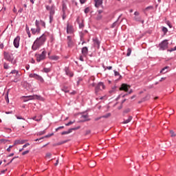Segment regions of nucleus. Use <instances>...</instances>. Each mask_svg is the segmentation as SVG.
Listing matches in <instances>:
<instances>
[{
    "label": "nucleus",
    "mask_w": 176,
    "mask_h": 176,
    "mask_svg": "<svg viewBox=\"0 0 176 176\" xmlns=\"http://www.w3.org/2000/svg\"><path fill=\"white\" fill-rule=\"evenodd\" d=\"M44 43H45V36L44 34H43L41 37H39L34 41L32 47V50H36V49H39V47H41V46H42Z\"/></svg>",
    "instance_id": "obj_1"
},
{
    "label": "nucleus",
    "mask_w": 176,
    "mask_h": 176,
    "mask_svg": "<svg viewBox=\"0 0 176 176\" xmlns=\"http://www.w3.org/2000/svg\"><path fill=\"white\" fill-rule=\"evenodd\" d=\"M24 102H27V101H30L31 100H38L39 96L37 95L34 96H23Z\"/></svg>",
    "instance_id": "obj_2"
},
{
    "label": "nucleus",
    "mask_w": 176,
    "mask_h": 176,
    "mask_svg": "<svg viewBox=\"0 0 176 176\" xmlns=\"http://www.w3.org/2000/svg\"><path fill=\"white\" fill-rule=\"evenodd\" d=\"M168 47V40H164L160 44V50H166Z\"/></svg>",
    "instance_id": "obj_3"
},
{
    "label": "nucleus",
    "mask_w": 176,
    "mask_h": 176,
    "mask_svg": "<svg viewBox=\"0 0 176 176\" xmlns=\"http://www.w3.org/2000/svg\"><path fill=\"white\" fill-rule=\"evenodd\" d=\"M47 10H50V22L52 23V21L53 20V14H54V7H46Z\"/></svg>",
    "instance_id": "obj_4"
},
{
    "label": "nucleus",
    "mask_w": 176,
    "mask_h": 176,
    "mask_svg": "<svg viewBox=\"0 0 176 176\" xmlns=\"http://www.w3.org/2000/svg\"><path fill=\"white\" fill-rule=\"evenodd\" d=\"M104 89H105V85H104V83L99 82L96 87L95 93L97 94L99 90H104Z\"/></svg>",
    "instance_id": "obj_5"
},
{
    "label": "nucleus",
    "mask_w": 176,
    "mask_h": 176,
    "mask_svg": "<svg viewBox=\"0 0 176 176\" xmlns=\"http://www.w3.org/2000/svg\"><path fill=\"white\" fill-rule=\"evenodd\" d=\"M29 76H30V78H34V79H36L37 80H39L40 82H43V78L41 76H39L36 74H30L29 75Z\"/></svg>",
    "instance_id": "obj_6"
},
{
    "label": "nucleus",
    "mask_w": 176,
    "mask_h": 176,
    "mask_svg": "<svg viewBox=\"0 0 176 176\" xmlns=\"http://www.w3.org/2000/svg\"><path fill=\"white\" fill-rule=\"evenodd\" d=\"M130 85L127 84H122L121 87H120V90L123 91H129V89H130Z\"/></svg>",
    "instance_id": "obj_7"
},
{
    "label": "nucleus",
    "mask_w": 176,
    "mask_h": 176,
    "mask_svg": "<svg viewBox=\"0 0 176 176\" xmlns=\"http://www.w3.org/2000/svg\"><path fill=\"white\" fill-rule=\"evenodd\" d=\"M14 46L17 49L20 46V36H17L14 39Z\"/></svg>",
    "instance_id": "obj_8"
},
{
    "label": "nucleus",
    "mask_w": 176,
    "mask_h": 176,
    "mask_svg": "<svg viewBox=\"0 0 176 176\" xmlns=\"http://www.w3.org/2000/svg\"><path fill=\"white\" fill-rule=\"evenodd\" d=\"M78 129H80V126L70 129L67 131L62 132L61 135H67V134H70V133H72V130H78Z\"/></svg>",
    "instance_id": "obj_9"
},
{
    "label": "nucleus",
    "mask_w": 176,
    "mask_h": 176,
    "mask_svg": "<svg viewBox=\"0 0 176 176\" xmlns=\"http://www.w3.org/2000/svg\"><path fill=\"white\" fill-rule=\"evenodd\" d=\"M93 42H94V47H96L97 49H100V42L98 40V38H96L93 39Z\"/></svg>",
    "instance_id": "obj_10"
},
{
    "label": "nucleus",
    "mask_w": 176,
    "mask_h": 176,
    "mask_svg": "<svg viewBox=\"0 0 176 176\" xmlns=\"http://www.w3.org/2000/svg\"><path fill=\"white\" fill-rule=\"evenodd\" d=\"M42 60H45V51H43L41 54L37 55V62L41 63Z\"/></svg>",
    "instance_id": "obj_11"
},
{
    "label": "nucleus",
    "mask_w": 176,
    "mask_h": 176,
    "mask_svg": "<svg viewBox=\"0 0 176 176\" xmlns=\"http://www.w3.org/2000/svg\"><path fill=\"white\" fill-rule=\"evenodd\" d=\"M4 58L5 60H7V61H10V63H12L13 58H12V56L9 54V53L4 52Z\"/></svg>",
    "instance_id": "obj_12"
},
{
    "label": "nucleus",
    "mask_w": 176,
    "mask_h": 176,
    "mask_svg": "<svg viewBox=\"0 0 176 176\" xmlns=\"http://www.w3.org/2000/svg\"><path fill=\"white\" fill-rule=\"evenodd\" d=\"M67 34H74V27L69 23L67 25Z\"/></svg>",
    "instance_id": "obj_13"
},
{
    "label": "nucleus",
    "mask_w": 176,
    "mask_h": 176,
    "mask_svg": "<svg viewBox=\"0 0 176 176\" xmlns=\"http://www.w3.org/2000/svg\"><path fill=\"white\" fill-rule=\"evenodd\" d=\"M76 21L79 25V28H83L85 27V24L83 23V21L80 19V17H78Z\"/></svg>",
    "instance_id": "obj_14"
},
{
    "label": "nucleus",
    "mask_w": 176,
    "mask_h": 176,
    "mask_svg": "<svg viewBox=\"0 0 176 176\" xmlns=\"http://www.w3.org/2000/svg\"><path fill=\"white\" fill-rule=\"evenodd\" d=\"M27 142V140H15L14 142V145H23V144H25Z\"/></svg>",
    "instance_id": "obj_15"
},
{
    "label": "nucleus",
    "mask_w": 176,
    "mask_h": 176,
    "mask_svg": "<svg viewBox=\"0 0 176 176\" xmlns=\"http://www.w3.org/2000/svg\"><path fill=\"white\" fill-rule=\"evenodd\" d=\"M65 72L66 75H67V76H70V77L74 76V73L69 71V68L68 67L65 68Z\"/></svg>",
    "instance_id": "obj_16"
},
{
    "label": "nucleus",
    "mask_w": 176,
    "mask_h": 176,
    "mask_svg": "<svg viewBox=\"0 0 176 176\" xmlns=\"http://www.w3.org/2000/svg\"><path fill=\"white\" fill-rule=\"evenodd\" d=\"M67 45L69 47H72V46H74V41H72V38L69 36H67Z\"/></svg>",
    "instance_id": "obj_17"
},
{
    "label": "nucleus",
    "mask_w": 176,
    "mask_h": 176,
    "mask_svg": "<svg viewBox=\"0 0 176 176\" xmlns=\"http://www.w3.org/2000/svg\"><path fill=\"white\" fill-rule=\"evenodd\" d=\"M48 57L50 60H53L54 61H57L60 58L58 56H50V52L48 53Z\"/></svg>",
    "instance_id": "obj_18"
},
{
    "label": "nucleus",
    "mask_w": 176,
    "mask_h": 176,
    "mask_svg": "<svg viewBox=\"0 0 176 176\" xmlns=\"http://www.w3.org/2000/svg\"><path fill=\"white\" fill-rule=\"evenodd\" d=\"M36 25L37 27V29L32 28V34H36V32H39L41 31V29L38 28V23H36Z\"/></svg>",
    "instance_id": "obj_19"
},
{
    "label": "nucleus",
    "mask_w": 176,
    "mask_h": 176,
    "mask_svg": "<svg viewBox=\"0 0 176 176\" xmlns=\"http://www.w3.org/2000/svg\"><path fill=\"white\" fill-rule=\"evenodd\" d=\"M67 142H68V140L62 141V142L54 144L53 146H58L60 145H63V144H67Z\"/></svg>",
    "instance_id": "obj_20"
},
{
    "label": "nucleus",
    "mask_w": 176,
    "mask_h": 176,
    "mask_svg": "<svg viewBox=\"0 0 176 176\" xmlns=\"http://www.w3.org/2000/svg\"><path fill=\"white\" fill-rule=\"evenodd\" d=\"M133 20L135 21H138L139 23H142V24H144V20H142L140 16H134Z\"/></svg>",
    "instance_id": "obj_21"
},
{
    "label": "nucleus",
    "mask_w": 176,
    "mask_h": 176,
    "mask_svg": "<svg viewBox=\"0 0 176 176\" xmlns=\"http://www.w3.org/2000/svg\"><path fill=\"white\" fill-rule=\"evenodd\" d=\"M131 120H133V116H130L127 120H124V122H122L123 124H127V123H130V122H131Z\"/></svg>",
    "instance_id": "obj_22"
},
{
    "label": "nucleus",
    "mask_w": 176,
    "mask_h": 176,
    "mask_svg": "<svg viewBox=\"0 0 176 176\" xmlns=\"http://www.w3.org/2000/svg\"><path fill=\"white\" fill-rule=\"evenodd\" d=\"M102 5V0H95V6L98 8V6Z\"/></svg>",
    "instance_id": "obj_23"
},
{
    "label": "nucleus",
    "mask_w": 176,
    "mask_h": 176,
    "mask_svg": "<svg viewBox=\"0 0 176 176\" xmlns=\"http://www.w3.org/2000/svg\"><path fill=\"white\" fill-rule=\"evenodd\" d=\"M81 119L84 121V122H87L89 120H90V119H89V115H82L81 116Z\"/></svg>",
    "instance_id": "obj_24"
},
{
    "label": "nucleus",
    "mask_w": 176,
    "mask_h": 176,
    "mask_svg": "<svg viewBox=\"0 0 176 176\" xmlns=\"http://www.w3.org/2000/svg\"><path fill=\"white\" fill-rule=\"evenodd\" d=\"M89 52V50H87V47H84L82 49V54H83V56H86L87 54Z\"/></svg>",
    "instance_id": "obj_25"
},
{
    "label": "nucleus",
    "mask_w": 176,
    "mask_h": 176,
    "mask_svg": "<svg viewBox=\"0 0 176 176\" xmlns=\"http://www.w3.org/2000/svg\"><path fill=\"white\" fill-rule=\"evenodd\" d=\"M169 67L166 66L165 67H164L161 71H160V74H167V72H168V71H166V69H168Z\"/></svg>",
    "instance_id": "obj_26"
},
{
    "label": "nucleus",
    "mask_w": 176,
    "mask_h": 176,
    "mask_svg": "<svg viewBox=\"0 0 176 176\" xmlns=\"http://www.w3.org/2000/svg\"><path fill=\"white\" fill-rule=\"evenodd\" d=\"M45 139L44 137H42L41 138H38V139H36L35 141H38V144H41V142H43V140Z\"/></svg>",
    "instance_id": "obj_27"
},
{
    "label": "nucleus",
    "mask_w": 176,
    "mask_h": 176,
    "mask_svg": "<svg viewBox=\"0 0 176 176\" xmlns=\"http://www.w3.org/2000/svg\"><path fill=\"white\" fill-rule=\"evenodd\" d=\"M101 19H102V15H101V14H98L96 17V20H101Z\"/></svg>",
    "instance_id": "obj_28"
},
{
    "label": "nucleus",
    "mask_w": 176,
    "mask_h": 176,
    "mask_svg": "<svg viewBox=\"0 0 176 176\" xmlns=\"http://www.w3.org/2000/svg\"><path fill=\"white\" fill-rule=\"evenodd\" d=\"M26 32L29 36V38H31V33L30 32V29L28 28V26L26 25Z\"/></svg>",
    "instance_id": "obj_29"
},
{
    "label": "nucleus",
    "mask_w": 176,
    "mask_h": 176,
    "mask_svg": "<svg viewBox=\"0 0 176 176\" xmlns=\"http://www.w3.org/2000/svg\"><path fill=\"white\" fill-rule=\"evenodd\" d=\"M131 48H128L126 56L129 57L131 56Z\"/></svg>",
    "instance_id": "obj_30"
},
{
    "label": "nucleus",
    "mask_w": 176,
    "mask_h": 176,
    "mask_svg": "<svg viewBox=\"0 0 176 176\" xmlns=\"http://www.w3.org/2000/svg\"><path fill=\"white\" fill-rule=\"evenodd\" d=\"M111 113H107L106 115L102 116V118H104V119H108V118H110Z\"/></svg>",
    "instance_id": "obj_31"
},
{
    "label": "nucleus",
    "mask_w": 176,
    "mask_h": 176,
    "mask_svg": "<svg viewBox=\"0 0 176 176\" xmlns=\"http://www.w3.org/2000/svg\"><path fill=\"white\" fill-rule=\"evenodd\" d=\"M6 101L7 104H9V94L7 93L6 95Z\"/></svg>",
    "instance_id": "obj_32"
},
{
    "label": "nucleus",
    "mask_w": 176,
    "mask_h": 176,
    "mask_svg": "<svg viewBox=\"0 0 176 176\" xmlns=\"http://www.w3.org/2000/svg\"><path fill=\"white\" fill-rule=\"evenodd\" d=\"M8 140H5V139H1L0 140V144H6V142H8Z\"/></svg>",
    "instance_id": "obj_33"
},
{
    "label": "nucleus",
    "mask_w": 176,
    "mask_h": 176,
    "mask_svg": "<svg viewBox=\"0 0 176 176\" xmlns=\"http://www.w3.org/2000/svg\"><path fill=\"white\" fill-rule=\"evenodd\" d=\"M162 31L164 34H167V32H168V30L166 27L162 28Z\"/></svg>",
    "instance_id": "obj_34"
},
{
    "label": "nucleus",
    "mask_w": 176,
    "mask_h": 176,
    "mask_svg": "<svg viewBox=\"0 0 176 176\" xmlns=\"http://www.w3.org/2000/svg\"><path fill=\"white\" fill-rule=\"evenodd\" d=\"M170 137H175L176 136L175 133H174V131H173V130L170 131Z\"/></svg>",
    "instance_id": "obj_35"
},
{
    "label": "nucleus",
    "mask_w": 176,
    "mask_h": 176,
    "mask_svg": "<svg viewBox=\"0 0 176 176\" xmlns=\"http://www.w3.org/2000/svg\"><path fill=\"white\" fill-rule=\"evenodd\" d=\"M52 135H54V133H50L47 135L45 136V138H50V137H52Z\"/></svg>",
    "instance_id": "obj_36"
},
{
    "label": "nucleus",
    "mask_w": 176,
    "mask_h": 176,
    "mask_svg": "<svg viewBox=\"0 0 176 176\" xmlns=\"http://www.w3.org/2000/svg\"><path fill=\"white\" fill-rule=\"evenodd\" d=\"M151 98V96L149 95H146L144 98L142 99V101H146V100H149Z\"/></svg>",
    "instance_id": "obj_37"
},
{
    "label": "nucleus",
    "mask_w": 176,
    "mask_h": 176,
    "mask_svg": "<svg viewBox=\"0 0 176 176\" xmlns=\"http://www.w3.org/2000/svg\"><path fill=\"white\" fill-rule=\"evenodd\" d=\"M42 119V117H39V118H36V117L33 118V120H36V122H39Z\"/></svg>",
    "instance_id": "obj_38"
},
{
    "label": "nucleus",
    "mask_w": 176,
    "mask_h": 176,
    "mask_svg": "<svg viewBox=\"0 0 176 176\" xmlns=\"http://www.w3.org/2000/svg\"><path fill=\"white\" fill-rule=\"evenodd\" d=\"M3 67L5 69H9V65H8L7 63H4Z\"/></svg>",
    "instance_id": "obj_39"
},
{
    "label": "nucleus",
    "mask_w": 176,
    "mask_h": 176,
    "mask_svg": "<svg viewBox=\"0 0 176 176\" xmlns=\"http://www.w3.org/2000/svg\"><path fill=\"white\" fill-rule=\"evenodd\" d=\"M75 123V121H70L67 124H65V126H71V124H74Z\"/></svg>",
    "instance_id": "obj_40"
},
{
    "label": "nucleus",
    "mask_w": 176,
    "mask_h": 176,
    "mask_svg": "<svg viewBox=\"0 0 176 176\" xmlns=\"http://www.w3.org/2000/svg\"><path fill=\"white\" fill-rule=\"evenodd\" d=\"M65 7L63 6V19L65 20L67 15H65V12H64Z\"/></svg>",
    "instance_id": "obj_41"
},
{
    "label": "nucleus",
    "mask_w": 176,
    "mask_h": 176,
    "mask_svg": "<svg viewBox=\"0 0 176 176\" xmlns=\"http://www.w3.org/2000/svg\"><path fill=\"white\" fill-rule=\"evenodd\" d=\"M15 145H12V146H9V147L7 148V152H10V149H12V148H13V146H14Z\"/></svg>",
    "instance_id": "obj_42"
},
{
    "label": "nucleus",
    "mask_w": 176,
    "mask_h": 176,
    "mask_svg": "<svg viewBox=\"0 0 176 176\" xmlns=\"http://www.w3.org/2000/svg\"><path fill=\"white\" fill-rule=\"evenodd\" d=\"M45 72H46V73L50 72V67H45Z\"/></svg>",
    "instance_id": "obj_43"
},
{
    "label": "nucleus",
    "mask_w": 176,
    "mask_h": 176,
    "mask_svg": "<svg viewBox=\"0 0 176 176\" xmlns=\"http://www.w3.org/2000/svg\"><path fill=\"white\" fill-rule=\"evenodd\" d=\"M28 153H30V151L29 150H27V151L23 152L22 155H23V156H24L25 155H27Z\"/></svg>",
    "instance_id": "obj_44"
},
{
    "label": "nucleus",
    "mask_w": 176,
    "mask_h": 176,
    "mask_svg": "<svg viewBox=\"0 0 176 176\" xmlns=\"http://www.w3.org/2000/svg\"><path fill=\"white\" fill-rule=\"evenodd\" d=\"M64 129V126H59V127H58V128L56 129V131H58V130H61V129Z\"/></svg>",
    "instance_id": "obj_45"
},
{
    "label": "nucleus",
    "mask_w": 176,
    "mask_h": 176,
    "mask_svg": "<svg viewBox=\"0 0 176 176\" xmlns=\"http://www.w3.org/2000/svg\"><path fill=\"white\" fill-rule=\"evenodd\" d=\"M134 14H135V16L138 17V16H140V12H138V11H135V12H134Z\"/></svg>",
    "instance_id": "obj_46"
},
{
    "label": "nucleus",
    "mask_w": 176,
    "mask_h": 176,
    "mask_svg": "<svg viewBox=\"0 0 176 176\" xmlns=\"http://www.w3.org/2000/svg\"><path fill=\"white\" fill-rule=\"evenodd\" d=\"M89 12H90V8H85V13H89Z\"/></svg>",
    "instance_id": "obj_47"
},
{
    "label": "nucleus",
    "mask_w": 176,
    "mask_h": 176,
    "mask_svg": "<svg viewBox=\"0 0 176 176\" xmlns=\"http://www.w3.org/2000/svg\"><path fill=\"white\" fill-rule=\"evenodd\" d=\"M151 9H153V6H148L147 8H146L145 10H151Z\"/></svg>",
    "instance_id": "obj_48"
},
{
    "label": "nucleus",
    "mask_w": 176,
    "mask_h": 176,
    "mask_svg": "<svg viewBox=\"0 0 176 176\" xmlns=\"http://www.w3.org/2000/svg\"><path fill=\"white\" fill-rule=\"evenodd\" d=\"M27 146H30V143H26L25 144H24L23 146V148H27Z\"/></svg>",
    "instance_id": "obj_49"
},
{
    "label": "nucleus",
    "mask_w": 176,
    "mask_h": 176,
    "mask_svg": "<svg viewBox=\"0 0 176 176\" xmlns=\"http://www.w3.org/2000/svg\"><path fill=\"white\" fill-rule=\"evenodd\" d=\"M10 74H19V72L17 70H12Z\"/></svg>",
    "instance_id": "obj_50"
},
{
    "label": "nucleus",
    "mask_w": 176,
    "mask_h": 176,
    "mask_svg": "<svg viewBox=\"0 0 176 176\" xmlns=\"http://www.w3.org/2000/svg\"><path fill=\"white\" fill-rule=\"evenodd\" d=\"M100 119H102V117L100 116V117H98V118H95V121L97 122V121L100 120Z\"/></svg>",
    "instance_id": "obj_51"
},
{
    "label": "nucleus",
    "mask_w": 176,
    "mask_h": 176,
    "mask_svg": "<svg viewBox=\"0 0 176 176\" xmlns=\"http://www.w3.org/2000/svg\"><path fill=\"white\" fill-rule=\"evenodd\" d=\"M166 77H162L161 78V79L160 80V82H163V80H166Z\"/></svg>",
    "instance_id": "obj_52"
},
{
    "label": "nucleus",
    "mask_w": 176,
    "mask_h": 176,
    "mask_svg": "<svg viewBox=\"0 0 176 176\" xmlns=\"http://www.w3.org/2000/svg\"><path fill=\"white\" fill-rule=\"evenodd\" d=\"M50 156H52V153H47L46 154V157H50Z\"/></svg>",
    "instance_id": "obj_53"
},
{
    "label": "nucleus",
    "mask_w": 176,
    "mask_h": 176,
    "mask_svg": "<svg viewBox=\"0 0 176 176\" xmlns=\"http://www.w3.org/2000/svg\"><path fill=\"white\" fill-rule=\"evenodd\" d=\"M114 74H115V76H119V75H120V74H119V72H116V71L114 72Z\"/></svg>",
    "instance_id": "obj_54"
},
{
    "label": "nucleus",
    "mask_w": 176,
    "mask_h": 176,
    "mask_svg": "<svg viewBox=\"0 0 176 176\" xmlns=\"http://www.w3.org/2000/svg\"><path fill=\"white\" fill-rule=\"evenodd\" d=\"M104 69H112V67L111 66L107 67V68H105Z\"/></svg>",
    "instance_id": "obj_55"
},
{
    "label": "nucleus",
    "mask_w": 176,
    "mask_h": 176,
    "mask_svg": "<svg viewBox=\"0 0 176 176\" xmlns=\"http://www.w3.org/2000/svg\"><path fill=\"white\" fill-rule=\"evenodd\" d=\"M80 2L81 3H85L86 2V0H80Z\"/></svg>",
    "instance_id": "obj_56"
},
{
    "label": "nucleus",
    "mask_w": 176,
    "mask_h": 176,
    "mask_svg": "<svg viewBox=\"0 0 176 176\" xmlns=\"http://www.w3.org/2000/svg\"><path fill=\"white\" fill-rule=\"evenodd\" d=\"M98 14H101V13H102V10H99L98 11Z\"/></svg>",
    "instance_id": "obj_57"
},
{
    "label": "nucleus",
    "mask_w": 176,
    "mask_h": 176,
    "mask_svg": "<svg viewBox=\"0 0 176 176\" xmlns=\"http://www.w3.org/2000/svg\"><path fill=\"white\" fill-rule=\"evenodd\" d=\"M16 119L24 120V118H23L22 117H20V116H16Z\"/></svg>",
    "instance_id": "obj_58"
},
{
    "label": "nucleus",
    "mask_w": 176,
    "mask_h": 176,
    "mask_svg": "<svg viewBox=\"0 0 176 176\" xmlns=\"http://www.w3.org/2000/svg\"><path fill=\"white\" fill-rule=\"evenodd\" d=\"M8 156H9V157H12V156H14V153H12L11 154H10Z\"/></svg>",
    "instance_id": "obj_59"
},
{
    "label": "nucleus",
    "mask_w": 176,
    "mask_h": 176,
    "mask_svg": "<svg viewBox=\"0 0 176 176\" xmlns=\"http://www.w3.org/2000/svg\"><path fill=\"white\" fill-rule=\"evenodd\" d=\"M17 12V10H16V7L14 8L13 12L16 13Z\"/></svg>",
    "instance_id": "obj_60"
},
{
    "label": "nucleus",
    "mask_w": 176,
    "mask_h": 176,
    "mask_svg": "<svg viewBox=\"0 0 176 176\" xmlns=\"http://www.w3.org/2000/svg\"><path fill=\"white\" fill-rule=\"evenodd\" d=\"M175 50H176V46H175L174 48H173V49L170 50V52H174Z\"/></svg>",
    "instance_id": "obj_61"
},
{
    "label": "nucleus",
    "mask_w": 176,
    "mask_h": 176,
    "mask_svg": "<svg viewBox=\"0 0 176 176\" xmlns=\"http://www.w3.org/2000/svg\"><path fill=\"white\" fill-rule=\"evenodd\" d=\"M0 49H3V44H0Z\"/></svg>",
    "instance_id": "obj_62"
},
{
    "label": "nucleus",
    "mask_w": 176,
    "mask_h": 176,
    "mask_svg": "<svg viewBox=\"0 0 176 176\" xmlns=\"http://www.w3.org/2000/svg\"><path fill=\"white\" fill-rule=\"evenodd\" d=\"M70 94H76V91H72Z\"/></svg>",
    "instance_id": "obj_63"
},
{
    "label": "nucleus",
    "mask_w": 176,
    "mask_h": 176,
    "mask_svg": "<svg viewBox=\"0 0 176 176\" xmlns=\"http://www.w3.org/2000/svg\"><path fill=\"white\" fill-rule=\"evenodd\" d=\"M58 164V160L56 161V163H55V166H57Z\"/></svg>",
    "instance_id": "obj_64"
}]
</instances>
